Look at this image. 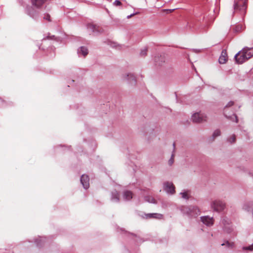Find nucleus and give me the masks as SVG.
I'll list each match as a JSON object with an SVG mask.
<instances>
[{
	"label": "nucleus",
	"mask_w": 253,
	"mask_h": 253,
	"mask_svg": "<svg viewBox=\"0 0 253 253\" xmlns=\"http://www.w3.org/2000/svg\"><path fill=\"white\" fill-rule=\"evenodd\" d=\"M249 49V47H245L235 55V59L236 63L242 64L248 60L246 56Z\"/></svg>",
	"instance_id": "obj_1"
},
{
	"label": "nucleus",
	"mask_w": 253,
	"mask_h": 253,
	"mask_svg": "<svg viewBox=\"0 0 253 253\" xmlns=\"http://www.w3.org/2000/svg\"><path fill=\"white\" fill-rule=\"evenodd\" d=\"M235 104V103L233 101H229L224 107L223 109L224 114L225 116L229 120H230L231 121L233 122H235L236 123H238V120L237 116L236 114H233L232 115H230L228 111V109L233 106H234Z\"/></svg>",
	"instance_id": "obj_2"
},
{
	"label": "nucleus",
	"mask_w": 253,
	"mask_h": 253,
	"mask_svg": "<svg viewBox=\"0 0 253 253\" xmlns=\"http://www.w3.org/2000/svg\"><path fill=\"white\" fill-rule=\"evenodd\" d=\"M183 211L184 213L192 217H196L200 213V210L197 207L194 206L185 208L183 209Z\"/></svg>",
	"instance_id": "obj_3"
},
{
	"label": "nucleus",
	"mask_w": 253,
	"mask_h": 253,
	"mask_svg": "<svg viewBox=\"0 0 253 253\" xmlns=\"http://www.w3.org/2000/svg\"><path fill=\"white\" fill-rule=\"evenodd\" d=\"M207 116L200 113L194 114L192 116V121L194 123H200L207 121Z\"/></svg>",
	"instance_id": "obj_4"
},
{
	"label": "nucleus",
	"mask_w": 253,
	"mask_h": 253,
	"mask_svg": "<svg viewBox=\"0 0 253 253\" xmlns=\"http://www.w3.org/2000/svg\"><path fill=\"white\" fill-rule=\"evenodd\" d=\"M246 0H239L235 2L234 9L236 10L245 11L247 8V3Z\"/></svg>",
	"instance_id": "obj_5"
},
{
	"label": "nucleus",
	"mask_w": 253,
	"mask_h": 253,
	"mask_svg": "<svg viewBox=\"0 0 253 253\" xmlns=\"http://www.w3.org/2000/svg\"><path fill=\"white\" fill-rule=\"evenodd\" d=\"M211 207L214 211H220L223 210L225 204L220 201H215L211 205Z\"/></svg>",
	"instance_id": "obj_6"
},
{
	"label": "nucleus",
	"mask_w": 253,
	"mask_h": 253,
	"mask_svg": "<svg viewBox=\"0 0 253 253\" xmlns=\"http://www.w3.org/2000/svg\"><path fill=\"white\" fill-rule=\"evenodd\" d=\"M164 190L168 193L170 194H174L175 193V187L171 182H167L164 183Z\"/></svg>",
	"instance_id": "obj_7"
},
{
	"label": "nucleus",
	"mask_w": 253,
	"mask_h": 253,
	"mask_svg": "<svg viewBox=\"0 0 253 253\" xmlns=\"http://www.w3.org/2000/svg\"><path fill=\"white\" fill-rule=\"evenodd\" d=\"M201 221L207 226H212L214 223V219L209 216H204L201 217Z\"/></svg>",
	"instance_id": "obj_8"
},
{
	"label": "nucleus",
	"mask_w": 253,
	"mask_h": 253,
	"mask_svg": "<svg viewBox=\"0 0 253 253\" xmlns=\"http://www.w3.org/2000/svg\"><path fill=\"white\" fill-rule=\"evenodd\" d=\"M89 178L88 175L84 174L81 176V182L85 189H87L89 186Z\"/></svg>",
	"instance_id": "obj_9"
},
{
	"label": "nucleus",
	"mask_w": 253,
	"mask_h": 253,
	"mask_svg": "<svg viewBox=\"0 0 253 253\" xmlns=\"http://www.w3.org/2000/svg\"><path fill=\"white\" fill-rule=\"evenodd\" d=\"M88 28L90 29L93 33H102L103 31L102 28L93 24H89L88 25Z\"/></svg>",
	"instance_id": "obj_10"
},
{
	"label": "nucleus",
	"mask_w": 253,
	"mask_h": 253,
	"mask_svg": "<svg viewBox=\"0 0 253 253\" xmlns=\"http://www.w3.org/2000/svg\"><path fill=\"white\" fill-rule=\"evenodd\" d=\"M228 57L227 53L226 50H222L221 55L219 58V63L220 64H224L227 61Z\"/></svg>",
	"instance_id": "obj_11"
},
{
	"label": "nucleus",
	"mask_w": 253,
	"mask_h": 253,
	"mask_svg": "<svg viewBox=\"0 0 253 253\" xmlns=\"http://www.w3.org/2000/svg\"><path fill=\"white\" fill-rule=\"evenodd\" d=\"M47 0H31L32 4L37 8L41 7Z\"/></svg>",
	"instance_id": "obj_12"
},
{
	"label": "nucleus",
	"mask_w": 253,
	"mask_h": 253,
	"mask_svg": "<svg viewBox=\"0 0 253 253\" xmlns=\"http://www.w3.org/2000/svg\"><path fill=\"white\" fill-rule=\"evenodd\" d=\"M146 218H156V219H162L163 217V215L160 213H148L145 215Z\"/></svg>",
	"instance_id": "obj_13"
},
{
	"label": "nucleus",
	"mask_w": 253,
	"mask_h": 253,
	"mask_svg": "<svg viewBox=\"0 0 253 253\" xmlns=\"http://www.w3.org/2000/svg\"><path fill=\"white\" fill-rule=\"evenodd\" d=\"M222 223L224 225V230L227 232H230L231 231L230 221L228 219H223Z\"/></svg>",
	"instance_id": "obj_14"
},
{
	"label": "nucleus",
	"mask_w": 253,
	"mask_h": 253,
	"mask_svg": "<svg viewBox=\"0 0 253 253\" xmlns=\"http://www.w3.org/2000/svg\"><path fill=\"white\" fill-rule=\"evenodd\" d=\"M124 197L126 200H130L132 198V193L131 192L126 191L124 192Z\"/></svg>",
	"instance_id": "obj_15"
},
{
	"label": "nucleus",
	"mask_w": 253,
	"mask_h": 253,
	"mask_svg": "<svg viewBox=\"0 0 253 253\" xmlns=\"http://www.w3.org/2000/svg\"><path fill=\"white\" fill-rule=\"evenodd\" d=\"M244 209L248 211H252L253 213V204H250L248 205H246L244 207Z\"/></svg>",
	"instance_id": "obj_16"
},
{
	"label": "nucleus",
	"mask_w": 253,
	"mask_h": 253,
	"mask_svg": "<svg viewBox=\"0 0 253 253\" xmlns=\"http://www.w3.org/2000/svg\"><path fill=\"white\" fill-rule=\"evenodd\" d=\"M80 52L84 56H86L88 54L87 49L84 46L81 47Z\"/></svg>",
	"instance_id": "obj_17"
},
{
	"label": "nucleus",
	"mask_w": 253,
	"mask_h": 253,
	"mask_svg": "<svg viewBox=\"0 0 253 253\" xmlns=\"http://www.w3.org/2000/svg\"><path fill=\"white\" fill-rule=\"evenodd\" d=\"M253 56V48H249L248 53H247V57L248 59L251 58Z\"/></svg>",
	"instance_id": "obj_18"
},
{
	"label": "nucleus",
	"mask_w": 253,
	"mask_h": 253,
	"mask_svg": "<svg viewBox=\"0 0 253 253\" xmlns=\"http://www.w3.org/2000/svg\"><path fill=\"white\" fill-rule=\"evenodd\" d=\"M119 195L117 191H115L112 193V200H115L116 201L119 200Z\"/></svg>",
	"instance_id": "obj_19"
},
{
	"label": "nucleus",
	"mask_w": 253,
	"mask_h": 253,
	"mask_svg": "<svg viewBox=\"0 0 253 253\" xmlns=\"http://www.w3.org/2000/svg\"><path fill=\"white\" fill-rule=\"evenodd\" d=\"M220 135V131L219 129L215 130L212 136L213 137V139H214L216 137L219 136Z\"/></svg>",
	"instance_id": "obj_20"
},
{
	"label": "nucleus",
	"mask_w": 253,
	"mask_h": 253,
	"mask_svg": "<svg viewBox=\"0 0 253 253\" xmlns=\"http://www.w3.org/2000/svg\"><path fill=\"white\" fill-rule=\"evenodd\" d=\"M146 200L150 203H155V200L153 198H152V197H146Z\"/></svg>",
	"instance_id": "obj_21"
},
{
	"label": "nucleus",
	"mask_w": 253,
	"mask_h": 253,
	"mask_svg": "<svg viewBox=\"0 0 253 253\" xmlns=\"http://www.w3.org/2000/svg\"><path fill=\"white\" fill-rule=\"evenodd\" d=\"M181 194L182 195V197L183 198V199H189V195L188 194V193L187 192H184V193H181Z\"/></svg>",
	"instance_id": "obj_22"
},
{
	"label": "nucleus",
	"mask_w": 253,
	"mask_h": 253,
	"mask_svg": "<svg viewBox=\"0 0 253 253\" xmlns=\"http://www.w3.org/2000/svg\"><path fill=\"white\" fill-rule=\"evenodd\" d=\"M43 19L47 20L49 22L51 21L50 16L48 14H46L44 15Z\"/></svg>",
	"instance_id": "obj_23"
},
{
	"label": "nucleus",
	"mask_w": 253,
	"mask_h": 253,
	"mask_svg": "<svg viewBox=\"0 0 253 253\" xmlns=\"http://www.w3.org/2000/svg\"><path fill=\"white\" fill-rule=\"evenodd\" d=\"M229 142L231 143H234L236 141V136L235 135H233L229 139Z\"/></svg>",
	"instance_id": "obj_24"
},
{
	"label": "nucleus",
	"mask_w": 253,
	"mask_h": 253,
	"mask_svg": "<svg viewBox=\"0 0 253 253\" xmlns=\"http://www.w3.org/2000/svg\"><path fill=\"white\" fill-rule=\"evenodd\" d=\"M233 243H230L228 241H227L225 243H223L221 244V246H224L226 245L228 247H232L233 246Z\"/></svg>",
	"instance_id": "obj_25"
},
{
	"label": "nucleus",
	"mask_w": 253,
	"mask_h": 253,
	"mask_svg": "<svg viewBox=\"0 0 253 253\" xmlns=\"http://www.w3.org/2000/svg\"><path fill=\"white\" fill-rule=\"evenodd\" d=\"M147 49L144 48V49L141 50L140 54L142 56H145L147 54Z\"/></svg>",
	"instance_id": "obj_26"
},
{
	"label": "nucleus",
	"mask_w": 253,
	"mask_h": 253,
	"mask_svg": "<svg viewBox=\"0 0 253 253\" xmlns=\"http://www.w3.org/2000/svg\"><path fill=\"white\" fill-rule=\"evenodd\" d=\"M113 4L115 6H119L122 5V2L119 0H115Z\"/></svg>",
	"instance_id": "obj_27"
},
{
	"label": "nucleus",
	"mask_w": 253,
	"mask_h": 253,
	"mask_svg": "<svg viewBox=\"0 0 253 253\" xmlns=\"http://www.w3.org/2000/svg\"><path fill=\"white\" fill-rule=\"evenodd\" d=\"M244 250H250V251H252L253 250V244L251 246H249L248 247H244L243 248Z\"/></svg>",
	"instance_id": "obj_28"
},
{
	"label": "nucleus",
	"mask_w": 253,
	"mask_h": 253,
	"mask_svg": "<svg viewBox=\"0 0 253 253\" xmlns=\"http://www.w3.org/2000/svg\"><path fill=\"white\" fill-rule=\"evenodd\" d=\"M169 163L170 165H171L173 164V155H172L170 159L169 160Z\"/></svg>",
	"instance_id": "obj_29"
},
{
	"label": "nucleus",
	"mask_w": 253,
	"mask_h": 253,
	"mask_svg": "<svg viewBox=\"0 0 253 253\" xmlns=\"http://www.w3.org/2000/svg\"><path fill=\"white\" fill-rule=\"evenodd\" d=\"M139 14V12H136V13H133V14H131V15H129V16H127V18H131V17H132L133 16H134V15H136V14Z\"/></svg>",
	"instance_id": "obj_30"
},
{
	"label": "nucleus",
	"mask_w": 253,
	"mask_h": 253,
	"mask_svg": "<svg viewBox=\"0 0 253 253\" xmlns=\"http://www.w3.org/2000/svg\"><path fill=\"white\" fill-rule=\"evenodd\" d=\"M127 77L130 76L131 78H133V75H132V74H128V75H127Z\"/></svg>",
	"instance_id": "obj_31"
},
{
	"label": "nucleus",
	"mask_w": 253,
	"mask_h": 253,
	"mask_svg": "<svg viewBox=\"0 0 253 253\" xmlns=\"http://www.w3.org/2000/svg\"><path fill=\"white\" fill-rule=\"evenodd\" d=\"M167 11H169V12H171L174 11V9H168Z\"/></svg>",
	"instance_id": "obj_32"
},
{
	"label": "nucleus",
	"mask_w": 253,
	"mask_h": 253,
	"mask_svg": "<svg viewBox=\"0 0 253 253\" xmlns=\"http://www.w3.org/2000/svg\"><path fill=\"white\" fill-rule=\"evenodd\" d=\"M238 109H240V107H241V106L239 105V106H238Z\"/></svg>",
	"instance_id": "obj_33"
}]
</instances>
